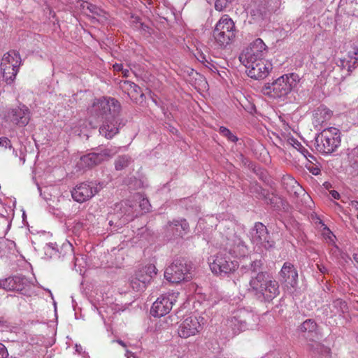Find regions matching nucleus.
<instances>
[{
    "instance_id": "1",
    "label": "nucleus",
    "mask_w": 358,
    "mask_h": 358,
    "mask_svg": "<svg viewBox=\"0 0 358 358\" xmlns=\"http://www.w3.org/2000/svg\"><path fill=\"white\" fill-rule=\"evenodd\" d=\"M120 109V103L114 98L103 96L95 99L87 108L89 125L91 128H96V124L93 122L94 120H101L100 134L106 138H112L119 133L122 125V120L119 116Z\"/></svg>"
},
{
    "instance_id": "2",
    "label": "nucleus",
    "mask_w": 358,
    "mask_h": 358,
    "mask_svg": "<svg viewBox=\"0 0 358 358\" xmlns=\"http://www.w3.org/2000/svg\"><path fill=\"white\" fill-rule=\"evenodd\" d=\"M249 286V290L254 292L255 296L268 301L276 297L280 292L278 282L262 271H259L255 276H251Z\"/></svg>"
},
{
    "instance_id": "3",
    "label": "nucleus",
    "mask_w": 358,
    "mask_h": 358,
    "mask_svg": "<svg viewBox=\"0 0 358 358\" xmlns=\"http://www.w3.org/2000/svg\"><path fill=\"white\" fill-rule=\"evenodd\" d=\"M299 77L295 73L285 74L262 88L264 94L272 98H280L289 94L296 87Z\"/></svg>"
},
{
    "instance_id": "4",
    "label": "nucleus",
    "mask_w": 358,
    "mask_h": 358,
    "mask_svg": "<svg viewBox=\"0 0 358 358\" xmlns=\"http://www.w3.org/2000/svg\"><path fill=\"white\" fill-rule=\"evenodd\" d=\"M236 36L234 21L227 15H223L217 22L213 30V37L216 43L221 48L230 44Z\"/></svg>"
},
{
    "instance_id": "5",
    "label": "nucleus",
    "mask_w": 358,
    "mask_h": 358,
    "mask_svg": "<svg viewBox=\"0 0 358 358\" xmlns=\"http://www.w3.org/2000/svg\"><path fill=\"white\" fill-rule=\"evenodd\" d=\"M341 143L340 131L338 129L330 127L324 129L315 138V148L323 154H329L336 150Z\"/></svg>"
},
{
    "instance_id": "6",
    "label": "nucleus",
    "mask_w": 358,
    "mask_h": 358,
    "mask_svg": "<svg viewBox=\"0 0 358 358\" xmlns=\"http://www.w3.org/2000/svg\"><path fill=\"white\" fill-rule=\"evenodd\" d=\"M233 314V317L229 320V325L236 334L254 329L258 325L259 317L251 311L241 308L236 310Z\"/></svg>"
},
{
    "instance_id": "7",
    "label": "nucleus",
    "mask_w": 358,
    "mask_h": 358,
    "mask_svg": "<svg viewBox=\"0 0 358 358\" xmlns=\"http://www.w3.org/2000/svg\"><path fill=\"white\" fill-rule=\"evenodd\" d=\"M208 264L211 271L217 275L224 276L234 272L238 267V263L232 260L224 251L208 258Z\"/></svg>"
},
{
    "instance_id": "8",
    "label": "nucleus",
    "mask_w": 358,
    "mask_h": 358,
    "mask_svg": "<svg viewBox=\"0 0 358 358\" xmlns=\"http://www.w3.org/2000/svg\"><path fill=\"white\" fill-rule=\"evenodd\" d=\"M249 237L257 252H262L263 249L268 250L274 246V241L271 239L266 226L261 222L255 223L249 232Z\"/></svg>"
},
{
    "instance_id": "9",
    "label": "nucleus",
    "mask_w": 358,
    "mask_h": 358,
    "mask_svg": "<svg viewBox=\"0 0 358 358\" xmlns=\"http://www.w3.org/2000/svg\"><path fill=\"white\" fill-rule=\"evenodd\" d=\"M20 64L21 57L18 52L9 51L3 55L1 62V72L8 84L14 81Z\"/></svg>"
},
{
    "instance_id": "10",
    "label": "nucleus",
    "mask_w": 358,
    "mask_h": 358,
    "mask_svg": "<svg viewBox=\"0 0 358 358\" xmlns=\"http://www.w3.org/2000/svg\"><path fill=\"white\" fill-rule=\"evenodd\" d=\"M205 320L194 315L185 317L180 323L178 334L180 338H188L199 334L203 329Z\"/></svg>"
},
{
    "instance_id": "11",
    "label": "nucleus",
    "mask_w": 358,
    "mask_h": 358,
    "mask_svg": "<svg viewBox=\"0 0 358 358\" xmlns=\"http://www.w3.org/2000/svg\"><path fill=\"white\" fill-rule=\"evenodd\" d=\"M179 293L178 292H169L161 295L153 303L150 313L154 317H162L170 312L173 305L176 303Z\"/></svg>"
},
{
    "instance_id": "12",
    "label": "nucleus",
    "mask_w": 358,
    "mask_h": 358,
    "mask_svg": "<svg viewBox=\"0 0 358 358\" xmlns=\"http://www.w3.org/2000/svg\"><path fill=\"white\" fill-rule=\"evenodd\" d=\"M246 68V71L252 78L263 79L272 70V64L265 59L241 62Z\"/></svg>"
},
{
    "instance_id": "13",
    "label": "nucleus",
    "mask_w": 358,
    "mask_h": 358,
    "mask_svg": "<svg viewBox=\"0 0 358 358\" xmlns=\"http://www.w3.org/2000/svg\"><path fill=\"white\" fill-rule=\"evenodd\" d=\"M189 274V266L182 260H176L166 268L164 278L172 283H178L187 280Z\"/></svg>"
},
{
    "instance_id": "14",
    "label": "nucleus",
    "mask_w": 358,
    "mask_h": 358,
    "mask_svg": "<svg viewBox=\"0 0 358 358\" xmlns=\"http://www.w3.org/2000/svg\"><path fill=\"white\" fill-rule=\"evenodd\" d=\"M267 53V47L261 38H257L239 56L241 62L263 59Z\"/></svg>"
},
{
    "instance_id": "15",
    "label": "nucleus",
    "mask_w": 358,
    "mask_h": 358,
    "mask_svg": "<svg viewBox=\"0 0 358 358\" xmlns=\"http://www.w3.org/2000/svg\"><path fill=\"white\" fill-rule=\"evenodd\" d=\"M118 152L116 148H104L99 152H92L80 157L78 163L82 168H90L112 157Z\"/></svg>"
},
{
    "instance_id": "16",
    "label": "nucleus",
    "mask_w": 358,
    "mask_h": 358,
    "mask_svg": "<svg viewBox=\"0 0 358 358\" xmlns=\"http://www.w3.org/2000/svg\"><path fill=\"white\" fill-rule=\"evenodd\" d=\"M30 286V281L24 276L16 275L0 279V288L8 291L26 292Z\"/></svg>"
},
{
    "instance_id": "17",
    "label": "nucleus",
    "mask_w": 358,
    "mask_h": 358,
    "mask_svg": "<svg viewBox=\"0 0 358 358\" xmlns=\"http://www.w3.org/2000/svg\"><path fill=\"white\" fill-rule=\"evenodd\" d=\"M357 66H358V47L352 48L345 57L341 58L336 62V67L343 73V77L349 75Z\"/></svg>"
},
{
    "instance_id": "18",
    "label": "nucleus",
    "mask_w": 358,
    "mask_h": 358,
    "mask_svg": "<svg viewBox=\"0 0 358 358\" xmlns=\"http://www.w3.org/2000/svg\"><path fill=\"white\" fill-rule=\"evenodd\" d=\"M98 191L96 186L93 182H83L73 188L71 191V196L76 201L83 203L90 199Z\"/></svg>"
},
{
    "instance_id": "19",
    "label": "nucleus",
    "mask_w": 358,
    "mask_h": 358,
    "mask_svg": "<svg viewBox=\"0 0 358 358\" xmlns=\"http://www.w3.org/2000/svg\"><path fill=\"white\" fill-rule=\"evenodd\" d=\"M8 117L10 120L19 127L26 126L30 120V112L24 105H20L10 109Z\"/></svg>"
},
{
    "instance_id": "20",
    "label": "nucleus",
    "mask_w": 358,
    "mask_h": 358,
    "mask_svg": "<svg viewBox=\"0 0 358 358\" xmlns=\"http://www.w3.org/2000/svg\"><path fill=\"white\" fill-rule=\"evenodd\" d=\"M224 250L236 257H245L248 251L244 242L240 238L235 236L231 238H227Z\"/></svg>"
},
{
    "instance_id": "21",
    "label": "nucleus",
    "mask_w": 358,
    "mask_h": 358,
    "mask_svg": "<svg viewBox=\"0 0 358 358\" xmlns=\"http://www.w3.org/2000/svg\"><path fill=\"white\" fill-rule=\"evenodd\" d=\"M279 274L280 280L285 282L287 287H294L297 285L298 273L291 263L285 262Z\"/></svg>"
},
{
    "instance_id": "22",
    "label": "nucleus",
    "mask_w": 358,
    "mask_h": 358,
    "mask_svg": "<svg viewBox=\"0 0 358 358\" xmlns=\"http://www.w3.org/2000/svg\"><path fill=\"white\" fill-rule=\"evenodd\" d=\"M157 274V269L154 264H149L139 268L136 273V280L142 282L146 286Z\"/></svg>"
},
{
    "instance_id": "23",
    "label": "nucleus",
    "mask_w": 358,
    "mask_h": 358,
    "mask_svg": "<svg viewBox=\"0 0 358 358\" xmlns=\"http://www.w3.org/2000/svg\"><path fill=\"white\" fill-rule=\"evenodd\" d=\"M168 230L173 236L182 237L189 231V224L185 220H175L169 224Z\"/></svg>"
},
{
    "instance_id": "24",
    "label": "nucleus",
    "mask_w": 358,
    "mask_h": 358,
    "mask_svg": "<svg viewBox=\"0 0 358 358\" xmlns=\"http://www.w3.org/2000/svg\"><path fill=\"white\" fill-rule=\"evenodd\" d=\"M313 115L314 122L317 124H322L331 118L332 112L326 106H320L315 110Z\"/></svg>"
},
{
    "instance_id": "25",
    "label": "nucleus",
    "mask_w": 358,
    "mask_h": 358,
    "mask_svg": "<svg viewBox=\"0 0 358 358\" xmlns=\"http://www.w3.org/2000/svg\"><path fill=\"white\" fill-rule=\"evenodd\" d=\"M310 350L315 357L317 358H331L330 348L325 347L320 343H314L310 345Z\"/></svg>"
},
{
    "instance_id": "26",
    "label": "nucleus",
    "mask_w": 358,
    "mask_h": 358,
    "mask_svg": "<svg viewBox=\"0 0 358 358\" xmlns=\"http://www.w3.org/2000/svg\"><path fill=\"white\" fill-rule=\"evenodd\" d=\"M80 8L82 11L87 15L92 14V15L97 16H102L103 15V10L102 9L87 1L81 2Z\"/></svg>"
},
{
    "instance_id": "27",
    "label": "nucleus",
    "mask_w": 358,
    "mask_h": 358,
    "mask_svg": "<svg viewBox=\"0 0 358 358\" xmlns=\"http://www.w3.org/2000/svg\"><path fill=\"white\" fill-rule=\"evenodd\" d=\"M87 129L86 121L83 120H80L76 122H72L71 125V131L78 136H81L82 134H85V131Z\"/></svg>"
},
{
    "instance_id": "28",
    "label": "nucleus",
    "mask_w": 358,
    "mask_h": 358,
    "mask_svg": "<svg viewBox=\"0 0 358 358\" xmlns=\"http://www.w3.org/2000/svg\"><path fill=\"white\" fill-rule=\"evenodd\" d=\"M317 324L316 323L310 319L306 320L304 322H303L300 326V330L302 332H308L313 333L316 330Z\"/></svg>"
},
{
    "instance_id": "29",
    "label": "nucleus",
    "mask_w": 358,
    "mask_h": 358,
    "mask_svg": "<svg viewBox=\"0 0 358 358\" xmlns=\"http://www.w3.org/2000/svg\"><path fill=\"white\" fill-rule=\"evenodd\" d=\"M131 162V158L127 155L120 156L115 163V169L117 171L122 170L127 167Z\"/></svg>"
},
{
    "instance_id": "30",
    "label": "nucleus",
    "mask_w": 358,
    "mask_h": 358,
    "mask_svg": "<svg viewBox=\"0 0 358 358\" xmlns=\"http://www.w3.org/2000/svg\"><path fill=\"white\" fill-rule=\"evenodd\" d=\"M125 206L124 208L128 207L125 211H122L124 213V221H129L133 219V217L137 216L138 214H135L133 208L134 206L131 204H129L127 201H124L123 203H121V208L123 207V206Z\"/></svg>"
},
{
    "instance_id": "31",
    "label": "nucleus",
    "mask_w": 358,
    "mask_h": 358,
    "mask_svg": "<svg viewBox=\"0 0 358 358\" xmlns=\"http://www.w3.org/2000/svg\"><path fill=\"white\" fill-rule=\"evenodd\" d=\"M134 197L136 200L139 201V207L141 208L143 213H146L150 210L151 206L147 198H144L141 194H135Z\"/></svg>"
},
{
    "instance_id": "32",
    "label": "nucleus",
    "mask_w": 358,
    "mask_h": 358,
    "mask_svg": "<svg viewBox=\"0 0 358 358\" xmlns=\"http://www.w3.org/2000/svg\"><path fill=\"white\" fill-rule=\"evenodd\" d=\"M59 253L60 255V257L73 255V248L72 244L70 242L66 241L60 247Z\"/></svg>"
},
{
    "instance_id": "33",
    "label": "nucleus",
    "mask_w": 358,
    "mask_h": 358,
    "mask_svg": "<svg viewBox=\"0 0 358 358\" xmlns=\"http://www.w3.org/2000/svg\"><path fill=\"white\" fill-rule=\"evenodd\" d=\"M48 255H49L50 258L51 259L60 258L59 249L57 248V245L56 244L50 243L46 245V256Z\"/></svg>"
},
{
    "instance_id": "34",
    "label": "nucleus",
    "mask_w": 358,
    "mask_h": 358,
    "mask_svg": "<svg viewBox=\"0 0 358 358\" xmlns=\"http://www.w3.org/2000/svg\"><path fill=\"white\" fill-rule=\"evenodd\" d=\"M322 236L325 241H327V243H328L329 244L335 243L336 236L328 227H324L322 231Z\"/></svg>"
},
{
    "instance_id": "35",
    "label": "nucleus",
    "mask_w": 358,
    "mask_h": 358,
    "mask_svg": "<svg viewBox=\"0 0 358 358\" xmlns=\"http://www.w3.org/2000/svg\"><path fill=\"white\" fill-rule=\"evenodd\" d=\"M234 0H216L215 3V8L217 10L222 11Z\"/></svg>"
},
{
    "instance_id": "36",
    "label": "nucleus",
    "mask_w": 358,
    "mask_h": 358,
    "mask_svg": "<svg viewBox=\"0 0 358 358\" xmlns=\"http://www.w3.org/2000/svg\"><path fill=\"white\" fill-rule=\"evenodd\" d=\"M220 133L227 137L228 138V140H229L231 142H236L238 138L236 136H234L231 131L229 129H228L227 128L224 127H220Z\"/></svg>"
},
{
    "instance_id": "37",
    "label": "nucleus",
    "mask_w": 358,
    "mask_h": 358,
    "mask_svg": "<svg viewBox=\"0 0 358 358\" xmlns=\"http://www.w3.org/2000/svg\"><path fill=\"white\" fill-rule=\"evenodd\" d=\"M306 169L313 175L317 176L320 173V167L315 164L311 159L308 162V163L306 164Z\"/></svg>"
},
{
    "instance_id": "38",
    "label": "nucleus",
    "mask_w": 358,
    "mask_h": 358,
    "mask_svg": "<svg viewBox=\"0 0 358 358\" xmlns=\"http://www.w3.org/2000/svg\"><path fill=\"white\" fill-rule=\"evenodd\" d=\"M130 285H131V287H132V289L137 292L143 289L146 287L144 285V283H143L142 282L138 281L136 280V275H135V277L131 280Z\"/></svg>"
},
{
    "instance_id": "39",
    "label": "nucleus",
    "mask_w": 358,
    "mask_h": 358,
    "mask_svg": "<svg viewBox=\"0 0 358 358\" xmlns=\"http://www.w3.org/2000/svg\"><path fill=\"white\" fill-rule=\"evenodd\" d=\"M215 218L213 216H206L203 219H199L197 223V228L201 229V230L206 229V227H204L205 223L210 222L213 224L214 222ZM208 229H206L207 230Z\"/></svg>"
},
{
    "instance_id": "40",
    "label": "nucleus",
    "mask_w": 358,
    "mask_h": 358,
    "mask_svg": "<svg viewBox=\"0 0 358 358\" xmlns=\"http://www.w3.org/2000/svg\"><path fill=\"white\" fill-rule=\"evenodd\" d=\"M296 144L299 147L300 152L308 159V161L310 160V159L314 160L315 159V157L309 153L308 150L303 148L300 143L296 142Z\"/></svg>"
},
{
    "instance_id": "41",
    "label": "nucleus",
    "mask_w": 358,
    "mask_h": 358,
    "mask_svg": "<svg viewBox=\"0 0 358 358\" xmlns=\"http://www.w3.org/2000/svg\"><path fill=\"white\" fill-rule=\"evenodd\" d=\"M122 87L126 88L128 90H131L134 92H137L138 90H139V87L134 83L131 81H124Z\"/></svg>"
},
{
    "instance_id": "42",
    "label": "nucleus",
    "mask_w": 358,
    "mask_h": 358,
    "mask_svg": "<svg viewBox=\"0 0 358 358\" xmlns=\"http://www.w3.org/2000/svg\"><path fill=\"white\" fill-rule=\"evenodd\" d=\"M262 266V262L261 260H254L251 263V269H252V272H256V271L260 270Z\"/></svg>"
},
{
    "instance_id": "43",
    "label": "nucleus",
    "mask_w": 358,
    "mask_h": 358,
    "mask_svg": "<svg viewBox=\"0 0 358 358\" xmlns=\"http://www.w3.org/2000/svg\"><path fill=\"white\" fill-rule=\"evenodd\" d=\"M0 146L10 149L12 148L10 140L5 137L0 138Z\"/></svg>"
},
{
    "instance_id": "44",
    "label": "nucleus",
    "mask_w": 358,
    "mask_h": 358,
    "mask_svg": "<svg viewBox=\"0 0 358 358\" xmlns=\"http://www.w3.org/2000/svg\"><path fill=\"white\" fill-rule=\"evenodd\" d=\"M208 301H209L210 306H214L215 304H216L219 301V297L217 296V293L216 292L212 293L210 294V296H209Z\"/></svg>"
},
{
    "instance_id": "45",
    "label": "nucleus",
    "mask_w": 358,
    "mask_h": 358,
    "mask_svg": "<svg viewBox=\"0 0 358 358\" xmlns=\"http://www.w3.org/2000/svg\"><path fill=\"white\" fill-rule=\"evenodd\" d=\"M8 356L7 348L0 343V358H6Z\"/></svg>"
},
{
    "instance_id": "46",
    "label": "nucleus",
    "mask_w": 358,
    "mask_h": 358,
    "mask_svg": "<svg viewBox=\"0 0 358 358\" xmlns=\"http://www.w3.org/2000/svg\"><path fill=\"white\" fill-rule=\"evenodd\" d=\"M113 69L115 71H122L123 66L122 64H115L113 65Z\"/></svg>"
},
{
    "instance_id": "47",
    "label": "nucleus",
    "mask_w": 358,
    "mask_h": 358,
    "mask_svg": "<svg viewBox=\"0 0 358 358\" xmlns=\"http://www.w3.org/2000/svg\"><path fill=\"white\" fill-rule=\"evenodd\" d=\"M318 270L323 274L326 273L327 272V268L322 265V264H317Z\"/></svg>"
},
{
    "instance_id": "48",
    "label": "nucleus",
    "mask_w": 358,
    "mask_h": 358,
    "mask_svg": "<svg viewBox=\"0 0 358 358\" xmlns=\"http://www.w3.org/2000/svg\"><path fill=\"white\" fill-rule=\"evenodd\" d=\"M330 194L335 199H338L340 198L339 193L336 190L330 191Z\"/></svg>"
},
{
    "instance_id": "49",
    "label": "nucleus",
    "mask_w": 358,
    "mask_h": 358,
    "mask_svg": "<svg viewBox=\"0 0 358 358\" xmlns=\"http://www.w3.org/2000/svg\"><path fill=\"white\" fill-rule=\"evenodd\" d=\"M122 76L125 78H127L129 76L130 71L127 69H123L122 71Z\"/></svg>"
},
{
    "instance_id": "50",
    "label": "nucleus",
    "mask_w": 358,
    "mask_h": 358,
    "mask_svg": "<svg viewBox=\"0 0 358 358\" xmlns=\"http://www.w3.org/2000/svg\"><path fill=\"white\" fill-rule=\"evenodd\" d=\"M75 348L76 351L78 352V353H81L83 351V347L81 346V345L76 344Z\"/></svg>"
},
{
    "instance_id": "51",
    "label": "nucleus",
    "mask_w": 358,
    "mask_h": 358,
    "mask_svg": "<svg viewBox=\"0 0 358 358\" xmlns=\"http://www.w3.org/2000/svg\"><path fill=\"white\" fill-rule=\"evenodd\" d=\"M334 303H336V304H339V305H341V306H345V307L346 306V303H345V302H344V301H341V300H336V301L334 302Z\"/></svg>"
},
{
    "instance_id": "52",
    "label": "nucleus",
    "mask_w": 358,
    "mask_h": 358,
    "mask_svg": "<svg viewBox=\"0 0 358 358\" xmlns=\"http://www.w3.org/2000/svg\"><path fill=\"white\" fill-rule=\"evenodd\" d=\"M55 342V339L54 338H51L48 342L47 343L46 342V346L48 345H52Z\"/></svg>"
},
{
    "instance_id": "53",
    "label": "nucleus",
    "mask_w": 358,
    "mask_h": 358,
    "mask_svg": "<svg viewBox=\"0 0 358 358\" xmlns=\"http://www.w3.org/2000/svg\"><path fill=\"white\" fill-rule=\"evenodd\" d=\"M117 343L118 344H120V345H122V347H126L125 343L122 341H121V340H117Z\"/></svg>"
},
{
    "instance_id": "54",
    "label": "nucleus",
    "mask_w": 358,
    "mask_h": 358,
    "mask_svg": "<svg viewBox=\"0 0 358 358\" xmlns=\"http://www.w3.org/2000/svg\"><path fill=\"white\" fill-rule=\"evenodd\" d=\"M352 206L355 207L357 210H358V201H354L352 203Z\"/></svg>"
},
{
    "instance_id": "55",
    "label": "nucleus",
    "mask_w": 358,
    "mask_h": 358,
    "mask_svg": "<svg viewBox=\"0 0 358 358\" xmlns=\"http://www.w3.org/2000/svg\"><path fill=\"white\" fill-rule=\"evenodd\" d=\"M353 259H355V262H358V254H355L353 255Z\"/></svg>"
},
{
    "instance_id": "56",
    "label": "nucleus",
    "mask_w": 358,
    "mask_h": 358,
    "mask_svg": "<svg viewBox=\"0 0 358 358\" xmlns=\"http://www.w3.org/2000/svg\"><path fill=\"white\" fill-rule=\"evenodd\" d=\"M53 305L55 308V315L57 314V303L55 301H53Z\"/></svg>"
},
{
    "instance_id": "57",
    "label": "nucleus",
    "mask_w": 358,
    "mask_h": 358,
    "mask_svg": "<svg viewBox=\"0 0 358 358\" xmlns=\"http://www.w3.org/2000/svg\"><path fill=\"white\" fill-rule=\"evenodd\" d=\"M4 323V321L2 317H0V326L3 325Z\"/></svg>"
},
{
    "instance_id": "58",
    "label": "nucleus",
    "mask_w": 358,
    "mask_h": 358,
    "mask_svg": "<svg viewBox=\"0 0 358 358\" xmlns=\"http://www.w3.org/2000/svg\"><path fill=\"white\" fill-rule=\"evenodd\" d=\"M46 292H48L49 294H50V296L52 297V299H53L52 292L49 289H46Z\"/></svg>"
},
{
    "instance_id": "59",
    "label": "nucleus",
    "mask_w": 358,
    "mask_h": 358,
    "mask_svg": "<svg viewBox=\"0 0 358 358\" xmlns=\"http://www.w3.org/2000/svg\"><path fill=\"white\" fill-rule=\"evenodd\" d=\"M52 334L53 336H55L56 334V331L54 329H52Z\"/></svg>"
},
{
    "instance_id": "60",
    "label": "nucleus",
    "mask_w": 358,
    "mask_h": 358,
    "mask_svg": "<svg viewBox=\"0 0 358 358\" xmlns=\"http://www.w3.org/2000/svg\"><path fill=\"white\" fill-rule=\"evenodd\" d=\"M38 189L40 193L41 194V188L40 187H38Z\"/></svg>"
},
{
    "instance_id": "61",
    "label": "nucleus",
    "mask_w": 358,
    "mask_h": 358,
    "mask_svg": "<svg viewBox=\"0 0 358 358\" xmlns=\"http://www.w3.org/2000/svg\"><path fill=\"white\" fill-rule=\"evenodd\" d=\"M357 219H358V214H357Z\"/></svg>"
}]
</instances>
